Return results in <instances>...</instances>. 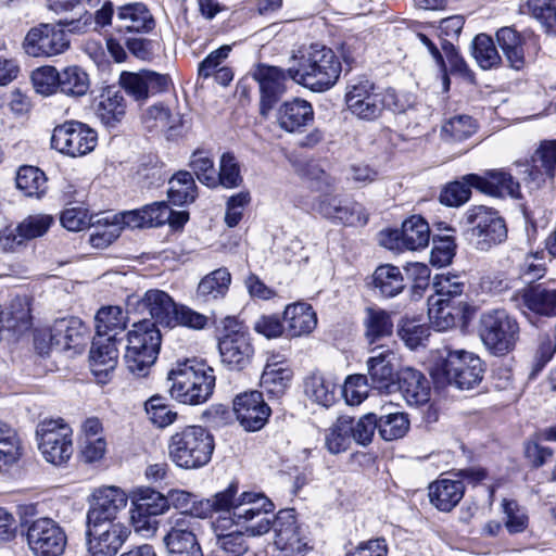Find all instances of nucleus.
<instances>
[{
  "label": "nucleus",
  "mask_w": 556,
  "mask_h": 556,
  "mask_svg": "<svg viewBox=\"0 0 556 556\" xmlns=\"http://www.w3.org/2000/svg\"><path fill=\"white\" fill-rule=\"evenodd\" d=\"M367 364V378L372 388L390 392L395 386L397 355L388 344H378L370 350Z\"/></svg>",
  "instance_id": "nucleus-19"
},
{
  "label": "nucleus",
  "mask_w": 556,
  "mask_h": 556,
  "mask_svg": "<svg viewBox=\"0 0 556 556\" xmlns=\"http://www.w3.org/2000/svg\"><path fill=\"white\" fill-rule=\"evenodd\" d=\"M7 316L8 326L16 332L22 333L31 327L30 306L26 298L13 299Z\"/></svg>",
  "instance_id": "nucleus-56"
},
{
  "label": "nucleus",
  "mask_w": 556,
  "mask_h": 556,
  "mask_svg": "<svg viewBox=\"0 0 556 556\" xmlns=\"http://www.w3.org/2000/svg\"><path fill=\"white\" fill-rule=\"evenodd\" d=\"M372 286L383 298H394L405 288V280L399 267L380 265L372 274Z\"/></svg>",
  "instance_id": "nucleus-38"
},
{
  "label": "nucleus",
  "mask_w": 556,
  "mask_h": 556,
  "mask_svg": "<svg viewBox=\"0 0 556 556\" xmlns=\"http://www.w3.org/2000/svg\"><path fill=\"white\" fill-rule=\"evenodd\" d=\"M274 510V504L265 495L260 493L243 492L236 500L232 523L245 529L252 536L267 533L271 528V519L268 514Z\"/></svg>",
  "instance_id": "nucleus-10"
},
{
  "label": "nucleus",
  "mask_w": 556,
  "mask_h": 556,
  "mask_svg": "<svg viewBox=\"0 0 556 556\" xmlns=\"http://www.w3.org/2000/svg\"><path fill=\"white\" fill-rule=\"evenodd\" d=\"M464 220L470 243L479 251H489L507 238L505 220L498 212L485 205L469 207Z\"/></svg>",
  "instance_id": "nucleus-7"
},
{
  "label": "nucleus",
  "mask_w": 556,
  "mask_h": 556,
  "mask_svg": "<svg viewBox=\"0 0 556 556\" xmlns=\"http://www.w3.org/2000/svg\"><path fill=\"white\" fill-rule=\"evenodd\" d=\"M409 429V419L404 413H388L378 417V432L384 441L402 439Z\"/></svg>",
  "instance_id": "nucleus-51"
},
{
  "label": "nucleus",
  "mask_w": 556,
  "mask_h": 556,
  "mask_svg": "<svg viewBox=\"0 0 556 556\" xmlns=\"http://www.w3.org/2000/svg\"><path fill=\"white\" fill-rule=\"evenodd\" d=\"M350 416H340L325 432V446L331 454L346 451L353 441Z\"/></svg>",
  "instance_id": "nucleus-42"
},
{
  "label": "nucleus",
  "mask_w": 556,
  "mask_h": 556,
  "mask_svg": "<svg viewBox=\"0 0 556 556\" xmlns=\"http://www.w3.org/2000/svg\"><path fill=\"white\" fill-rule=\"evenodd\" d=\"M90 368L100 383L109 380V375L118 362V350L114 336H96L89 354Z\"/></svg>",
  "instance_id": "nucleus-28"
},
{
  "label": "nucleus",
  "mask_w": 556,
  "mask_h": 556,
  "mask_svg": "<svg viewBox=\"0 0 556 556\" xmlns=\"http://www.w3.org/2000/svg\"><path fill=\"white\" fill-rule=\"evenodd\" d=\"M397 333L408 348L415 349L428 338L429 327L419 319L405 317L399 324Z\"/></svg>",
  "instance_id": "nucleus-59"
},
{
  "label": "nucleus",
  "mask_w": 556,
  "mask_h": 556,
  "mask_svg": "<svg viewBox=\"0 0 556 556\" xmlns=\"http://www.w3.org/2000/svg\"><path fill=\"white\" fill-rule=\"evenodd\" d=\"M271 527L275 531V544L279 549L303 556L311 548L307 530L298 522L294 509L280 510Z\"/></svg>",
  "instance_id": "nucleus-18"
},
{
  "label": "nucleus",
  "mask_w": 556,
  "mask_h": 556,
  "mask_svg": "<svg viewBox=\"0 0 556 556\" xmlns=\"http://www.w3.org/2000/svg\"><path fill=\"white\" fill-rule=\"evenodd\" d=\"M344 101L349 112L357 119L374 122L384 110L394 113L405 111V103L392 88L380 90L366 77L351 79L345 87Z\"/></svg>",
  "instance_id": "nucleus-2"
},
{
  "label": "nucleus",
  "mask_w": 556,
  "mask_h": 556,
  "mask_svg": "<svg viewBox=\"0 0 556 556\" xmlns=\"http://www.w3.org/2000/svg\"><path fill=\"white\" fill-rule=\"evenodd\" d=\"M253 77L260 85L261 114L266 115L287 91L288 71L270 65H260Z\"/></svg>",
  "instance_id": "nucleus-25"
},
{
  "label": "nucleus",
  "mask_w": 556,
  "mask_h": 556,
  "mask_svg": "<svg viewBox=\"0 0 556 556\" xmlns=\"http://www.w3.org/2000/svg\"><path fill=\"white\" fill-rule=\"evenodd\" d=\"M134 504L136 507L131 516L134 520H136V514L139 518L151 517L161 515L168 509L166 496L152 489L140 490Z\"/></svg>",
  "instance_id": "nucleus-49"
},
{
  "label": "nucleus",
  "mask_w": 556,
  "mask_h": 556,
  "mask_svg": "<svg viewBox=\"0 0 556 556\" xmlns=\"http://www.w3.org/2000/svg\"><path fill=\"white\" fill-rule=\"evenodd\" d=\"M126 493L117 486H102L93 492V503L86 516L87 523H122L118 514L127 505Z\"/></svg>",
  "instance_id": "nucleus-20"
},
{
  "label": "nucleus",
  "mask_w": 556,
  "mask_h": 556,
  "mask_svg": "<svg viewBox=\"0 0 556 556\" xmlns=\"http://www.w3.org/2000/svg\"><path fill=\"white\" fill-rule=\"evenodd\" d=\"M71 41L63 27L55 23H40L31 27L23 42L24 52L33 58H52L70 49Z\"/></svg>",
  "instance_id": "nucleus-12"
},
{
  "label": "nucleus",
  "mask_w": 556,
  "mask_h": 556,
  "mask_svg": "<svg viewBox=\"0 0 556 556\" xmlns=\"http://www.w3.org/2000/svg\"><path fill=\"white\" fill-rule=\"evenodd\" d=\"M177 305L167 292L160 289H150L142 296L130 295L127 299V307L148 314L155 328L156 325L173 328Z\"/></svg>",
  "instance_id": "nucleus-17"
},
{
  "label": "nucleus",
  "mask_w": 556,
  "mask_h": 556,
  "mask_svg": "<svg viewBox=\"0 0 556 556\" xmlns=\"http://www.w3.org/2000/svg\"><path fill=\"white\" fill-rule=\"evenodd\" d=\"M227 521V518H218L213 523L215 544L226 556H242L249 549L247 540L241 531L225 533Z\"/></svg>",
  "instance_id": "nucleus-40"
},
{
  "label": "nucleus",
  "mask_w": 556,
  "mask_h": 556,
  "mask_svg": "<svg viewBox=\"0 0 556 556\" xmlns=\"http://www.w3.org/2000/svg\"><path fill=\"white\" fill-rule=\"evenodd\" d=\"M16 187L24 192L26 197L40 199L47 191V178L38 167L24 165L21 166L16 175Z\"/></svg>",
  "instance_id": "nucleus-47"
},
{
  "label": "nucleus",
  "mask_w": 556,
  "mask_h": 556,
  "mask_svg": "<svg viewBox=\"0 0 556 556\" xmlns=\"http://www.w3.org/2000/svg\"><path fill=\"white\" fill-rule=\"evenodd\" d=\"M146 412L149 419L159 428H165L172 425L177 413L165 403L162 396H152L146 402Z\"/></svg>",
  "instance_id": "nucleus-63"
},
{
  "label": "nucleus",
  "mask_w": 556,
  "mask_h": 556,
  "mask_svg": "<svg viewBox=\"0 0 556 556\" xmlns=\"http://www.w3.org/2000/svg\"><path fill=\"white\" fill-rule=\"evenodd\" d=\"M477 125L468 115L451 117L442 127V134L451 140L462 141L476 132Z\"/></svg>",
  "instance_id": "nucleus-64"
},
{
  "label": "nucleus",
  "mask_w": 556,
  "mask_h": 556,
  "mask_svg": "<svg viewBox=\"0 0 556 556\" xmlns=\"http://www.w3.org/2000/svg\"><path fill=\"white\" fill-rule=\"evenodd\" d=\"M472 55L483 70L497 66L502 61L493 39L485 34H479L475 37L472 42Z\"/></svg>",
  "instance_id": "nucleus-52"
},
{
  "label": "nucleus",
  "mask_w": 556,
  "mask_h": 556,
  "mask_svg": "<svg viewBox=\"0 0 556 556\" xmlns=\"http://www.w3.org/2000/svg\"><path fill=\"white\" fill-rule=\"evenodd\" d=\"M295 64L288 68L289 77L313 91L331 88L340 77L342 66L332 49L312 43L292 55Z\"/></svg>",
  "instance_id": "nucleus-1"
},
{
  "label": "nucleus",
  "mask_w": 556,
  "mask_h": 556,
  "mask_svg": "<svg viewBox=\"0 0 556 556\" xmlns=\"http://www.w3.org/2000/svg\"><path fill=\"white\" fill-rule=\"evenodd\" d=\"M320 215L338 225L365 226L368 215L362 204L338 195H324L317 207Z\"/></svg>",
  "instance_id": "nucleus-21"
},
{
  "label": "nucleus",
  "mask_w": 556,
  "mask_h": 556,
  "mask_svg": "<svg viewBox=\"0 0 556 556\" xmlns=\"http://www.w3.org/2000/svg\"><path fill=\"white\" fill-rule=\"evenodd\" d=\"M142 123L149 131H165L174 128V117L162 103L149 106L142 115Z\"/></svg>",
  "instance_id": "nucleus-61"
},
{
  "label": "nucleus",
  "mask_w": 556,
  "mask_h": 556,
  "mask_svg": "<svg viewBox=\"0 0 556 556\" xmlns=\"http://www.w3.org/2000/svg\"><path fill=\"white\" fill-rule=\"evenodd\" d=\"M199 523L191 519L178 518L163 541L168 556H203L197 538Z\"/></svg>",
  "instance_id": "nucleus-22"
},
{
  "label": "nucleus",
  "mask_w": 556,
  "mask_h": 556,
  "mask_svg": "<svg viewBox=\"0 0 556 556\" xmlns=\"http://www.w3.org/2000/svg\"><path fill=\"white\" fill-rule=\"evenodd\" d=\"M168 199L175 205L192 203L198 197V187L191 173L179 170L168 181Z\"/></svg>",
  "instance_id": "nucleus-44"
},
{
  "label": "nucleus",
  "mask_w": 556,
  "mask_h": 556,
  "mask_svg": "<svg viewBox=\"0 0 556 556\" xmlns=\"http://www.w3.org/2000/svg\"><path fill=\"white\" fill-rule=\"evenodd\" d=\"M233 412L237 420L248 431L262 429L270 415V408L258 391L238 394L233 400Z\"/></svg>",
  "instance_id": "nucleus-23"
},
{
  "label": "nucleus",
  "mask_w": 556,
  "mask_h": 556,
  "mask_svg": "<svg viewBox=\"0 0 556 556\" xmlns=\"http://www.w3.org/2000/svg\"><path fill=\"white\" fill-rule=\"evenodd\" d=\"M161 341L160 330L150 320L135 323L127 334L124 356L127 369L138 377H146L156 361Z\"/></svg>",
  "instance_id": "nucleus-5"
},
{
  "label": "nucleus",
  "mask_w": 556,
  "mask_h": 556,
  "mask_svg": "<svg viewBox=\"0 0 556 556\" xmlns=\"http://www.w3.org/2000/svg\"><path fill=\"white\" fill-rule=\"evenodd\" d=\"M30 78L35 90L40 94L50 96L59 90L60 72L54 66L38 67Z\"/></svg>",
  "instance_id": "nucleus-62"
},
{
  "label": "nucleus",
  "mask_w": 556,
  "mask_h": 556,
  "mask_svg": "<svg viewBox=\"0 0 556 556\" xmlns=\"http://www.w3.org/2000/svg\"><path fill=\"white\" fill-rule=\"evenodd\" d=\"M495 37L508 65L516 71L533 62L539 53L540 46L532 33L505 26L496 31Z\"/></svg>",
  "instance_id": "nucleus-13"
},
{
  "label": "nucleus",
  "mask_w": 556,
  "mask_h": 556,
  "mask_svg": "<svg viewBox=\"0 0 556 556\" xmlns=\"http://www.w3.org/2000/svg\"><path fill=\"white\" fill-rule=\"evenodd\" d=\"M215 188L223 186L227 189L237 188L242 184L240 167L236 157L230 153H224L219 162L218 173L215 170Z\"/></svg>",
  "instance_id": "nucleus-55"
},
{
  "label": "nucleus",
  "mask_w": 556,
  "mask_h": 556,
  "mask_svg": "<svg viewBox=\"0 0 556 556\" xmlns=\"http://www.w3.org/2000/svg\"><path fill=\"white\" fill-rule=\"evenodd\" d=\"M304 392L313 402L325 407L334 402V384L320 374H312L304 380Z\"/></svg>",
  "instance_id": "nucleus-50"
},
{
  "label": "nucleus",
  "mask_w": 556,
  "mask_h": 556,
  "mask_svg": "<svg viewBox=\"0 0 556 556\" xmlns=\"http://www.w3.org/2000/svg\"><path fill=\"white\" fill-rule=\"evenodd\" d=\"M122 88L136 101H143L150 96L166 91L170 78L166 74L153 71H141L139 73L123 72L119 77Z\"/></svg>",
  "instance_id": "nucleus-24"
},
{
  "label": "nucleus",
  "mask_w": 556,
  "mask_h": 556,
  "mask_svg": "<svg viewBox=\"0 0 556 556\" xmlns=\"http://www.w3.org/2000/svg\"><path fill=\"white\" fill-rule=\"evenodd\" d=\"M556 167V141L543 142L532 155L531 166H527V182L531 188H539L545 177H553Z\"/></svg>",
  "instance_id": "nucleus-33"
},
{
  "label": "nucleus",
  "mask_w": 556,
  "mask_h": 556,
  "mask_svg": "<svg viewBox=\"0 0 556 556\" xmlns=\"http://www.w3.org/2000/svg\"><path fill=\"white\" fill-rule=\"evenodd\" d=\"M54 224V218L49 214H33L24 218L16 227L22 238L31 240L43 236Z\"/></svg>",
  "instance_id": "nucleus-57"
},
{
  "label": "nucleus",
  "mask_w": 556,
  "mask_h": 556,
  "mask_svg": "<svg viewBox=\"0 0 556 556\" xmlns=\"http://www.w3.org/2000/svg\"><path fill=\"white\" fill-rule=\"evenodd\" d=\"M502 507L505 515V527L509 533H520L528 528V511L517 501L504 498Z\"/></svg>",
  "instance_id": "nucleus-58"
},
{
  "label": "nucleus",
  "mask_w": 556,
  "mask_h": 556,
  "mask_svg": "<svg viewBox=\"0 0 556 556\" xmlns=\"http://www.w3.org/2000/svg\"><path fill=\"white\" fill-rule=\"evenodd\" d=\"M285 332L288 338L309 334L317 326V316L309 304H288L283 311Z\"/></svg>",
  "instance_id": "nucleus-32"
},
{
  "label": "nucleus",
  "mask_w": 556,
  "mask_h": 556,
  "mask_svg": "<svg viewBox=\"0 0 556 556\" xmlns=\"http://www.w3.org/2000/svg\"><path fill=\"white\" fill-rule=\"evenodd\" d=\"M72 429L62 419L41 421L36 429L38 450L50 464H65L73 454Z\"/></svg>",
  "instance_id": "nucleus-11"
},
{
  "label": "nucleus",
  "mask_w": 556,
  "mask_h": 556,
  "mask_svg": "<svg viewBox=\"0 0 556 556\" xmlns=\"http://www.w3.org/2000/svg\"><path fill=\"white\" fill-rule=\"evenodd\" d=\"M399 389L410 406H420L430 400V383L420 371L404 368L399 374Z\"/></svg>",
  "instance_id": "nucleus-34"
},
{
  "label": "nucleus",
  "mask_w": 556,
  "mask_h": 556,
  "mask_svg": "<svg viewBox=\"0 0 556 556\" xmlns=\"http://www.w3.org/2000/svg\"><path fill=\"white\" fill-rule=\"evenodd\" d=\"M519 334V324L505 309H490L480 316L479 337L493 355L503 356L511 352Z\"/></svg>",
  "instance_id": "nucleus-6"
},
{
  "label": "nucleus",
  "mask_w": 556,
  "mask_h": 556,
  "mask_svg": "<svg viewBox=\"0 0 556 556\" xmlns=\"http://www.w3.org/2000/svg\"><path fill=\"white\" fill-rule=\"evenodd\" d=\"M127 315L119 306L101 307L94 317L97 336L110 337L122 332L127 325Z\"/></svg>",
  "instance_id": "nucleus-41"
},
{
  "label": "nucleus",
  "mask_w": 556,
  "mask_h": 556,
  "mask_svg": "<svg viewBox=\"0 0 556 556\" xmlns=\"http://www.w3.org/2000/svg\"><path fill=\"white\" fill-rule=\"evenodd\" d=\"M90 88L87 72L78 65H70L60 71L59 91L70 97L85 96Z\"/></svg>",
  "instance_id": "nucleus-46"
},
{
  "label": "nucleus",
  "mask_w": 556,
  "mask_h": 556,
  "mask_svg": "<svg viewBox=\"0 0 556 556\" xmlns=\"http://www.w3.org/2000/svg\"><path fill=\"white\" fill-rule=\"evenodd\" d=\"M464 484L459 480L441 479L429 485V498L441 511H451L463 498Z\"/></svg>",
  "instance_id": "nucleus-35"
},
{
  "label": "nucleus",
  "mask_w": 556,
  "mask_h": 556,
  "mask_svg": "<svg viewBox=\"0 0 556 556\" xmlns=\"http://www.w3.org/2000/svg\"><path fill=\"white\" fill-rule=\"evenodd\" d=\"M238 486L231 483L224 491L215 494L212 498L202 500L199 502V506L193 513L195 517L206 518L213 511H228L233 513V505L236 504V494Z\"/></svg>",
  "instance_id": "nucleus-48"
},
{
  "label": "nucleus",
  "mask_w": 556,
  "mask_h": 556,
  "mask_svg": "<svg viewBox=\"0 0 556 556\" xmlns=\"http://www.w3.org/2000/svg\"><path fill=\"white\" fill-rule=\"evenodd\" d=\"M231 275L225 267L213 270L204 276L198 285L197 299L211 303L223 299L229 290Z\"/></svg>",
  "instance_id": "nucleus-37"
},
{
  "label": "nucleus",
  "mask_w": 556,
  "mask_h": 556,
  "mask_svg": "<svg viewBox=\"0 0 556 556\" xmlns=\"http://www.w3.org/2000/svg\"><path fill=\"white\" fill-rule=\"evenodd\" d=\"M465 179L481 192L492 197H520L519 182L504 169H491L484 176L468 174Z\"/></svg>",
  "instance_id": "nucleus-27"
},
{
  "label": "nucleus",
  "mask_w": 556,
  "mask_h": 556,
  "mask_svg": "<svg viewBox=\"0 0 556 556\" xmlns=\"http://www.w3.org/2000/svg\"><path fill=\"white\" fill-rule=\"evenodd\" d=\"M434 299H441L448 303L452 299L463 294L465 281L462 276L455 274L437 275L433 280Z\"/></svg>",
  "instance_id": "nucleus-53"
},
{
  "label": "nucleus",
  "mask_w": 556,
  "mask_h": 556,
  "mask_svg": "<svg viewBox=\"0 0 556 556\" xmlns=\"http://www.w3.org/2000/svg\"><path fill=\"white\" fill-rule=\"evenodd\" d=\"M364 325L366 328L365 337L369 345H374L379 340L392 334L393 323L391 316L383 309L368 307Z\"/></svg>",
  "instance_id": "nucleus-45"
},
{
  "label": "nucleus",
  "mask_w": 556,
  "mask_h": 556,
  "mask_svg": "<svg viewBox=\"0 0 556 556\" xmlns=\"http://www.w3.org/2000/svg\"><path fill=\"white\" fill-rule=\"evenodd\" d=\"M293 377L292 369L283 362L267 363L261 376V387L274 396L282 395Z\"/></svg>",
  "instance_id": "nucleus-39"
},
{
  "label": "nucleus",
  "mask_w": 556,
  "mask_h": 556,
  "mask_svg": "<svg viewBox=\"0 0 556 556\" xmlns=\"http://www.w3.org/2000/svg\"><path fill=\"white\" fill-rule=\"evenodd\" d=\"M525 303L532 312L545 315H556V285L535 286L531 288L523 296Z\"/></svg>",
  "instance_id": "nucleus-43"
},
{
  "label": "nucleus",
  "mask_w": 556,
  "mask_h": 556,
  "mask_svg": "<svg viewBox=\"0 0 556 556\" xmlns=\"http://www.w3.org/2000/svg\"><path fill=\"white\" fill-rule=\"evenodd\" d=\"M168 381L172 397L189 405L206 402L215 387L213 368L195 358L178 361L168 372Z\"/></svg>",
  "instance_id": "nucleus-3"
},
{
  "label": "nucleus",
  "mask_w": 556,
  "mask_h": 556,
  "mask_svg": "<svg viewBox=\"0 0 556 556\" xmlns=\"http://www.w3.org/2000/svg\"><path fill=\"white\" fill-rule=\"evenodd\" d=\"M222 363L230 370L247 368L254 355L251 337L235 318L227 317L218 340Z\"/></svg>",
  "instance_id": "nucleus-9"
},
{
  "label": "nucleus",
  "mask_w": 556,
  "mask_h": 556,
  "mask_svg": "<svg viewBox=\"0 0 556 556\" xmlns=\"http://www.w3.org/2000/svg\"><path fill=\"white\" fill-rule=\"evenodd\" d=\"M97 132L80 122H66L53 129L51 146L72 157L90 153L97 146Z\"/></svg>",
  "instance_id": "nucleus-15"
},
{
  "label": "nucleus",
  "mask_w": 556,
  "mask_h": 556,
  "mask_svg": "<svg viewBox=\"0 0 556 556\" xmlns=\"http://www.w3.org/2000/svg\"><path fill=\"white\" fill-rule=\"evenodd\" d=\"M27 544L34 556H62L67 536L63 528L51 518H38L27 529Z\"/></svg>",
  "instance_id": "nucleus-14"
},
{
  "label": "nucleus",
  "mask_w": 556,
  "mask_h": 556,
  "mask_svg": "<svg viewBox=\"0 0 556 556\" xmlns=\"http://www.w3.org/2000/svg\"><path fill=\"white\" fill-rule=\"evenodd\" d=\"M528 9L546 33L556 36V0H529Z\"/></svg>",
  "instance_id": "nucleus-60"
},
{
  "label": "nucleus",
  "mask_w": 556,
  "mask_h": 556,
  "mask_svg": "<svg viewBox=\"0 0 556 556\" xmlns=\"http://www.w3.org/2000/svg\"><path fill=\"white\" fill-rule=\"evenodd\" d=\"M126 114L124 96L112 88L105 89L101 94L96 109L97 117L106 127H115Z\"/></svg>",
  "instance_id": "nucleus-36"
},
{
  "label": "nucleus",
  "mask_w": 556,
  "mask_h": 556,
  "mask_svg": "<svg viewBox=\"0 0 556 556\" xmlns=\"http://www.w3.org/2000/svg\"><path fill=\"white\" fill-rule=\"evenodd\" d=\"M483 374L484 367L481 358L464 350L448 351L433 369V376L437 379L442 378L446 383L466 390L479 384Z\"/></svg>",
  "instance_id": "nucleus-8"
},
{
  "label": "nucleus",
  "mask_w": 556,
  "mask_h": 556,
  "mask_svg": "<svg viewBox=\"0 0 556 556\" xmlns=\"http://www.w3.org/2000/svg\"><path fill=\"white\" fill-rule=\"evenodd\" d=\"M88 327L78 317L56 319L50 328L51 345L59 351L80 352L88 340Z\"/></svg>",
  "instance_id": "nucleus-26"
},
{
  "label": "nucleus",
  "mask_w": 556,
  "mask_h": 556,
  "mask_svg": "<svg viewBox=\"0 0 556 556\" xmlns=\"http://www.w3.org/2000/svg\"><path fill=\"white\" fill-rule=\"evenodd\" d=\"M390 249L419 250L428 245L430 240V228L428 223L420 216H412L404 220L401 230H392L389 233Z\"/></svg>",
  "instance_id": "nucleus-29"
},
{
  "label": "nucleus",
  "mask_w": 556,
  "mask_h": 556,
  "mask_svg": "<svg viewBox=\"0 0 556 556\" xmlns=\"http://www.w3.org/2000/svg\"><path fill=\"white\" fill-rule=\"evenodd\" d=\"M276 121L278 126L287 132H301L314 122V110L306 100L295 98L280 104Z\"/></svg>",
  "instance_id": "nucleus-30"
},
{
  "label": "nucleus",
  "mask_w": 556,
  "mask_h": 556,
  "mask_svg": "<svg viewBox=\"0 0 556 556\" xmlns=\"http://www.w3.org/2000/svg\"><path fill=\"white\" fill-rule=\"evenodd\" d=\"M155 26L154 18L142 3L121 7L115 18V30L121 35L149 33Z\"/></svg>",
  "instance_id": "nucleus-31"
},
{
  "label": "nucleus",
  "mask_w": 556,
  "mask_h": 556,
  "mask_svg": "<svg viewBox=\"0 0 556 556\" xmlns=\"http://www.w3.org/2000/svg\"><path fill=\"white\" fill-rule=\"evenodd\" d=\"M215 448L214 437L201 426H188L173 433L167 442L169 459L182 469L207 465Z\"/></svg>",
  "instance_id": "nucleus-4"
},
{
  "label": "nucleus",
  "mask_w": 556,
  "mask_h": 556,
  "mask_svg": "<svg viewBox=\"0 0 556 556\" xmlns=\"http://www.w3.org/2000/svg\"><path fill=\"white\" fill-rule=\"evenodd\" d=\"M21 441L16 431L8 424L0 421V458L4 465L16 463L22 454Z\"/></svg>",
  "instance_id": "nucleus-54"
},
{
  "label": "nucleus",
  "mask_w": 556,
  "mask_h": 556,
  "mask_svg": "<svg viewBox=\"0 0 556 556\" xmlns=\"http://www.w3.org/2000/svg\"><path fill=\"white\" fill-rule=\"evenodd\" d=\"M86 546L89 556H116L130 535L125 523H87Z\"/></svg>",
  "instance_id": "nucleus-16"
}]
</instances>
